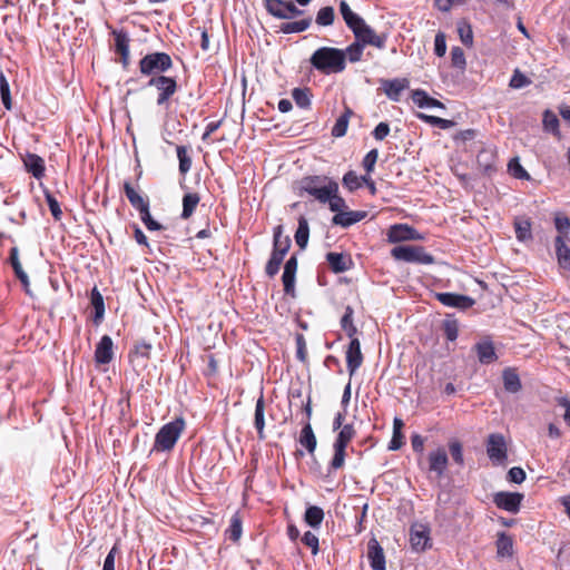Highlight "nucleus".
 I'll return each mask as SVG.
<instances>
[{"label":"nucleus","mask_w":570,"mask_h":570,"mask_svg":"<svg viewBox=\"0 0 570 570\" xmlns=\"http://www.w3.org/2000/svg\"><path fill=\"white\" fill-rule=\"evenodd\" d=\"M412 100L420 108H441L444 109L445 106L440 100L430 97L426 91L422 89H416L412 91Z\"/></svg>","instance_id":"19"},{"label":"nucleus","mask_w":570,"mask_h":570,"mask_svg":"<svg viewBox=\"0 0 570 570\" xmlns=\"http://www.w3.org/2000/svg\"><path fill=\"white\" fill-rule=\"evenodd\" d=\"M139 213H140V218H141L142 223L146 225V227L149 230H160L164 228L163 225H160L158 222H156L151 217L150 212H149V206Z\"/></svg>","instance_id":"61"},{"label":"nucleus","mask_w":570,"mask_h":570,"mask_svg":"<svg viewBox=\"0 0 570 570\" xmlns=\"http://www.w3.org/2000/svg\"><path fill=\"white\" fill-rule=\"evenodd\" d=\"M45 196H46V200H47V204L49 206L52 217L57 222L60 220L62 217V210L60 208V204L58 203V200L55 198V196L50 191L46 190Z\"/></svg>","instance_id":"57"},{"label":"nucleus","mask_w":570,"mask_h":570,"mask_svg":"<svg viewBox=\"0 0 570 570\" xmlns=\"http://www.w3.org/2000/svg\"><path fill=\"white\" fill-rule=\"evenodd\" d=\"M508 169L514 178L530 179L528 171L522 167L518 158H513L510 160Z\"/></svg>","instance_id":"55"},{"label":"nucleus","mask_w":570,"mask_h":570,"mask_svg":"<svg viewBox=\"0 0 570 570\" xmlns=\"http://www.w3.org/2000/svg\"><path fill=\"white\" fill-rule=\"evenodd\" d=\"M286 1L285 0H265V9L266 11L275 18L283 19L286 17L285 11Z\"/></svg>","instance_id":"44"},{"label":"nucleus","mask_w":570,"mask_h":570,"mask_svg":"<svg viewBox=\"0 0 570 570\" xmlns=\"http://www.w3.org/2000/svg\"><path fill=\"white\" fill-rule=\"evenodd\" d=\"M324 519V511L322 508L317 505L307 507L304 521L313 529H318Z\"/></svg>","instance_id":"30"},{"label":"nucleus","mask_w":570,"mask_h":570,"mask_svg":"<svg viewBox=\"0 0 570 570\" xmlns=\"http://www.w3.org/2000/svg\"><path fill=\"white\" fill-rule=\"evenodd\" d=\"M326 180V176H306L299 180L298 185L302 191L312 195V190L322 187Z\"/></svg>","instance_id":"33"},{"label":"nucleus","mask_w":570,"mask_h":570,"mask_svg":"<svg viewBox=\"0 0 570 570\" xmlns=\"http://www.w3.org/2000/svg\"><path fill=\"white\" fill-rule=\"evenodd\" d=\"M543 127L547 131H551L554 135H560L559 132V119L554 112L551 110H546L543 114Z\"/></svg>","instance_id":"50"},{"label":"nucleus","mask_w":570,"mask_h":570,"mask_svg":"<svg viewBox=\"0 0 570 570\" xmlns=\"http://www.w3.org/2000/svg\"><path fill=\"white\" fill-rule=\"evenodd\" d=\"M185 429V421L177 417L160 428L155 436V451H170Z\"/></svg>","instance_id":"3"},{"label":"nucleus","mask_w":570,"mask_h":570,"mask_svg":"<svg viewBox=\"0 0 570 570\" xmlns=\"http://www.w3.org/2000/svg\"><path fill=\"white\" fill-rule=\"evenodd\" d=\"M435 297L443 305L449 307H455L462 311H465L475 304V301L472 297L462 294L436 293Z\"/></svg>","instance_id":"9"},{"label":"nucleus","mask_w":570,"mask_h":570,"mask_svg":"<svg viewBox=\"0 0 570 570\" xmlns=\"http://www.w3.org/2000/svg\"><path fill=\"white\" fill-rule=\"evenodd\" d=\"M124 191L126 197L128 198L130 205L135 207L138 212L144 210L149 206L148 199H145L132 186L129 181L124 183Z\"/></svg>","instance_id":"23"},{"label":"nucleus","mask_w":570,"mask_h":570,"mask_svg":"<svg viewBox=\"0 0 570 570\" xmlns=\"http://www.w3.org/2000/svg\"><path fill=\"white\" fill-rule=\"evenodd\" d=\"M478 360L481 364H491L498 360L492 341L484 340L474 345Z\"/></svg>","instance_id":"16"},{"label":"nucleus","mask_w":570,"mask_h":570,"mask_svg":"<svg viewBox=\"0 0 570 570\" xmlns=\"http://www.w3.org/2000/svg\"><path fill=\"white\" fill-rule=\"evenodd\" d=\"M340 13L345 21L346 26L353 30L357 24H360L364 19L355 13L348 3L345 0L340 2Z\"/></svg>","instance_id":"28"},{"label":"nucleus","mask_w":570,"mask_h":570,"mask_svg":"<svg viewBox=\"0 0 570 570\" xmlns=\"http://www.w3.org/2000/svg\"><path fill=\"white\" fill-rule=\"evenodd\" d=\"M523 494L518 492H498L493 497L494 504L502 510L517 513L520 510Z\"/></svg>","instance_id":"8"},{"label":"nucleus","mask_w":570,"mask_h":570,"mask_svg":"<svg viewBox=\"0 0 570 570\" xmlns=\"http://www.w3.org/2000/svg\"><path fill=\"white\" fill-rule=\"evenodd\" d=\"M146 87H154L158 91L157 96V105L158 106H166L168 105V101L170 98L177 92L178 90V83L176 78L168 77V76H156L154 78H150Z\"/></svg>","instance_id":"5"},{"label":"nucleus","mask_w":570,"mask_h":570,"mask_svg":"<svg viewBox=\"0 0 570 570\" xmlns=\"http://www.w3.org/2000/svg\"><path fill=\"white\" fill-rule=\"evenodd\" d=\"M291 248V238L289 236H283V226L277 225L274 228L273 234V250H276L278 253H283L284 255L287 254V252Z\"/></svg>","instance_id":"26"},{"label":"nucleus","mask_w":570,"mask_h":570,"mask_svg":"<svg viewBox=\"0 0 570 570\" xmlns=\"http://www.w3.org/2000/svg\"><path fill=\"white\" fill-rule=\"evenodd\" d=\"M410 542L414 550H425L430 542L429 529L423 524H414L411 528Z\"/></svg>","instance_id":"14"},{"label":"nucleus","mask_w":570,"mask_h":570,"mask_svg":"<svg viewBox=\"0 0 570 570\" xmlns=\"http://www.w3.org/2000/svg\"><path fill=\"white\" fill-rule=\"evenodd\" d=\"M335 20V11L331 6L323 7L316 14L315 22L321 27L332 26Z\"/></svg>","instance_id":"43"},{"label":"nucleus","mask_w":570,"mask_h":570,"mask_svg":"<svg viewBox=\"0 0 570 570\" xmlns=\"http://www.w3.org/2000/svg\"><path fill=\"white\" fill-rule=\"evenodd\" d=\"M353 111L351 108L346 107L345 111L336 119L335 125L332 128V136L334 137H343L346 134L350 117Z\"/></svg>","instance_id":"35"},{"label":"nucleus","mask_w":570,"mask_h":570,"mask_svg":"<svg viewBox=\"0 0 570 570\" xmlns=\"http://www.w3.org/2000/svg\"><path fill=\"white\" fill-rule=\"evenodd\" d=\"M391 255L397 259L407 263H417L430 265L434 263V257L426 253L422 246L400 245L391 250Z\"/></svg>","instance_id":"4"},{"label":"nucleus","mask_w":570,"mask_h":570,"mask_svg":"<svg viewBox=\"0 0 570 570\" xmlns=\"http://www.w3.org/2000/svg\"><path fill=\"white\" fill-rule=\"evenodd\" d=\"M309 62L324 75L338 73L345 69V51L333 47H321L313 52Z\"/></svg>","instance_id":"1"},{"label":"nucleus","mask_w":570,"mask_h":570,"mask_svg":"<svg viewBox=\"0 0 570 570\" xmlns=\"http://www.w3.org/2000/svg\"><path fill=\"white\" fill-rule=\"evenodd\" d=\"M365 217L366 212L344 210L343 213L335 214L332 218V223L342 227H350L351 225L361 222Z\"/></svg>","instance_id":"17"},{"label":"nucleus","mask_w":570,"mask_h":570,"mask_svg":"<svg viewBox=\"0 0 570 570\" xmlns=\"http://www.w3.org/2000/svg\"><path fill=\"white\" fill-rule=\"evenodd\" d=\"M0 96L4 108L7 110H10L12 108L10 86L6 76L2 72L0 73Z\"/></svg>","instance_id":"49"},{"label":"nucleus","mask_w":570,"mask_h":570,"mask_svg":"<svg viewBox=\"0 0 570 570\" xmlns=\"http://www.w3.org/2000/svg\"><path fill=\"white\" fill-rule=\"evenodd\" d=\"M292 97L299 108H308L311 106V92L307 88H295L292 91Z\"/></svg>","instance_id":"46"},{"label":"nucleus","mask_w":570,"mask_h":570,"mask_svg":"<svg viewBox=\"0 0 570 570\" xmlns=\"http://www.w3.org/2000/svg\"><path fill=\"white\" fill-rule=\"evenodd\" d=\"M354 311L351 306H346L345 313L341 318V326L345 331L348 337L355 338L354 335L357 332L356 326L353 323Z\"/></svg>","instance_id":"41"},{"label":"nucleus","mask_w":570,"mask_h":570,"mask_svg":"<svg viewBox=\"0 0 570 570\" xmlns=\"http://www.w3.org/2000/svg\"><path fill=\"white\" fill-rule=\"evenodd\" d=\"M363 363V354L361 352V343L358 338H352L346 351V366L350 376L354 375Z\"/></svg>","instance_id":"12"},{"label":"nucleus","mask_w":570,"mask_h":570,"mask_svg":"<svg viewBox=\"0 0 570 570\" xmlns=\"http://www.w3.org/2000/svg\"><path fill=\"white\" fill-rule=\"evenodd\" d=\"M443 332L445 337L453 342L458 338L459 335V324L456 320L453 318H445L442 324Z\"/></svg>","instance_id":"53"},{"label":"nucleus","mask_w":570,"mask_h":570,"mask_svg":"<svg viewBox=\"0 0 570 570\" xmlns=\"http://www.w3.org/2000/svg\"><path fill=\"white\" fill-rule=\"evenodd\" d=\"M487 454L489 459L498 464L503 463L508 458L505 439L500 433H492L487 440Z\"/></svg>","instance_id":"7"},{"label":"nucleus","mask_w":570,"mask_h":570,"mask_svg":"<svg viewBox=\"0 0 570 570\" xmlns=\"http://www.w3.org/2000/svg\"><path fill=\"white\" fill-rule=\"evenodd\" d=\"M302 542L308 547L312 551V554L316 556L318 553V538L311 531H306L302 538Z\"/></svg>","instance_id":"63"},{"label":"nucleus","mask_w":570,"mask_h":570,"mask_svg":"<svg viewBox=\"0 0 570 570\" xmlns=\"http://www.w3.org/2000/svg\"><path fill=\"white\" fill-rule=\"evenodd\" d=\"M334 193H338V184L327 178L324 185L317 189L312 190V195L315 199H317L322 204H326L327 200L334 195Z\"/></svg>","instance_id":"20"},{"label":"nucleus","mask_w":570,"mask_h":570,"mask_svg":"<svg viewBox=\"0 0 570 570\" xmlns=\"http://www.w3.org/2000/svg\"><path fill=\"white\" fill-rule=\"evenodd\" d=\"M330 209L336 214L343 213L347 207L343 197L338 193H334L330 200H327Z\"/></svg>","instance_id":"64"},{"label":"nucleus","mask_w":570,"mask_h":570,"mask_svg":"<svg viewBox=\"0 0 570 570\" xmlns=\"http://www.w3.org/2000/svg\"><path fill=\"white\" fill-rule=\"evenodd\" d=\"M254 425L257 431L259 440H265V400L263 393L256 401L255 413H254Z\"/></svg>","instance_id":"18"},{"label":"nucleus","mask_w":570,"mask_h":570,"mask_svg":"<svg viewBox=\"0 0 570 570\" xmlns=\"http://www.w3.org/2000/svg\"><path fill=\"white\" fill-rule=\"evenodd\" d=\"M429 462V472L435 473L438 479H441L444 475V471L449 463V458L444 448H438L434 451H431L428 455Z\"/></svg>","instance_id":"10"},{"label":"nucleus","mask_w":570,"mask_h":570,"mask_svg":"<svg viewBox=\"0 0 570 570\" xmlns=\"http://www.w3.org/2000/svg\"><path fill=\"white\" fill-rule=\"evenodd\" d=\"M502 380L504 390L509 393H518L522 387L519 374L517 373L515 368H504L502 372Z\"/></svg>","instance_id":"22"},{"label":"nucleus","mask_w":570,"mask_h":570,"mask_svg":"<svg viewBox=\"0 0 570 570\" xmlns=\"http://www.w3.org/2000/svg\"><path fill=\"white\" fill-rule=\"evenodd\" d=\"M200 198L198 194L196 193H188L185 194L183 197V212H181V218L188 219L193 213L195 212Z\"/></svg>","instance_id":"34"},{"label":"nucleus","mask_w":570,"mask_h":570,"mask_svg":"<svg viewBox=\"0 0 570 570\" xmlns=\"http://www.w3.org/2000/svg\"><path fill=\"white\" fill-rule=\"evenodd\" d=\"M531 80L525 75H523L519 69H515L510 79L509 86L513 89H521L523 87L529 86Z\"/></svg>","instance_id":"58"},{"label":"nucleus","mask_w":570,"mask_h":570,"mask_svg":"<svg viewBox=\"0 0 570 570\" xmlns=\"http://www.w3.org/2000/svg\"><path fill=\"white\" fill-rule=\"evenodd\" d=\"M295 242L301 249H305L309 238L308 222L304 216L298 218V226L295 233Z\"/></svg>","instance_id":"31"},{"label":"nucleus","mask_w":570,"mask_h":570,"mask_svg":"<svg viewBox=\"0 0 570 570\" xmlns=\"http://www.w3.org/2000/svg\"><path fill=\"white\" fill-rule=\"evenodd\" d=\"M91 305L95 308L94 322L98 324L105 314V303L102 295L96 287L91 291Z\"/></svg>","instance_id":"39"},{"label":"nucleus","mask_w":570,"mask_h":570,"mask_svg":"<svg viewBox=\"0 0 570 570\" xmlns=\"http://www.w3.org/2000/svg\"><path fill=\"white\" fill-rule=\"evenodd\" d=\"M333 448H334V455L328 465V473L343 468L344 462H345V456H346V452H345L346 446L334 444Z\"/></svg>","instance_id":"40"},{"label":"nucleus","mask_w":570,"mask_h":570,"mask_svg":"<svg viewBox=\"0 0 570 570\" xmlns=\"http://www.w3.org/2000/svg\"><path fill=\"white\" fill-rule=\"evenodd\" d=\"M177 157L179 160V173L181 175H186L191 167V158L187 154L186 146H177L176 147Z\"/></svg>","instance_id":"47"},{"label":"nucleus","mask_w":570,"mask_h":570,"mask_svg":"<svg viewBox=\"0 0 570 570\" xmlns=\"http://www.w3.org/2000/svg\"><path fill=\"white\" fill-rule=\"evenodd\" d=\"M419 118L424 120L425 122H428V124H430L432 126H436V127H439L441 129H449V128L454 126V121L453 120L440 118V117H436V116H430V115H425V114H420Z\"/></svg>","instance_id":"51"},{"label":"nucleus","mask_w":570,"mask_h":570,"mask_svg":"<svg viewBox=\"0 0 570 570\" xmlns=\"http://www.w3.org/2000/svg\"><path fill=\"white\" fill-rule=\"evenodd\" d=\"M299 443L308 451V453H314L317 441L316 436L313 432L312 425L307 423L301 431Z\"/></svg>","instance_id":"32"},{"label":"nucleus","mask_w":570,"mask_h":570,"mask_svg":"<svg viewBox=\"0 0 570 570\" xmlns=\"http://www.w3.org/2000/svg\"><path fill=\"white\" fill-rule=\"evenodd\" d=\"M449 450H450L453 461L455 463H458L459 465H463L464 459H463L462 444L459 441H452L449 443Z\"/></svg>","instance_id":"62"},{"label":"nucleus","mask_w":570,"mask_h":570,"mask_svg":"<svg viewBox=\"0 0 570 570\" xmlns=\"http://www.w3.org/2000/svg\"><path fill=\"white\" fill-rule=\"evenodd\" d=\"M497 551L499 557H511L513 554L512 538L504 532H501L497 540Z\"/></svg>","instance_id":"36"},{"label":"nucleus","mask_w":570,"mask_h":570,"mask_svg":"<svg viewBox=\"0 0 570 570\" xmlns=\"http://www.w3.org/2000/svg\"><path fill=\"white\" fill-rule=\"evenodd\" d=\"M173 65L171 57L160 51L145 55L138 63L140 73L145 77H149V79L156 76H164L173 68Z\"/></svg>","instance_id":"2"},{"label":"nucleus","mask_w":570,"mask_h":570,"mask_svg":"<svg viewBox=\"0 0 570 570\" xmlns=\"http://www.w3.org/2000/svg\"><path fill=\"white\" fill-rule=\"evenodd\" d=\"M458 32L462 43L466 47H472L473 45V31L470 24L462 22L458 26Z\"/></svg>","instance_id":"56"},{"label":"nucleus","mask_w":570,"mask_h":570,"mask_svg":"<svg viewBox=\"0 0 570 570\" xmlns=\"http://www.w3.org/2000/svg\"><path fill=\"white\" fill-rule=\"evenodd\" d=\"M242 520L238 514H234L230 519L229 527L226 530V535L229 540L237 542L242 537Z\"/></svg>","instance_id":"45"},{"label":"nucleus","mask_w":570,"mask_h":570,"mask_svg":"<svg viewBox=\"0 0 570 570\" xmlns=\"http://www.w3.org/2000/svg\"><path fill=\"white\" fill-rule=\"evenodd\" d=\"M24 166L29 173L37 179L45 175V161L36 154H28L23 160Z\"/></svg>","instance_id":"25"},{"label":"nucleus","mask_w":570,"mask_h":570,"mask_svg":"<svg viewBox=\"0 0 570 570\" xmlns=\"http://www.w3.org/2000/svg\"><path fill=\"white\" fill-rule=\"evenodd\" d=\"M554 226L558 230L556 238H561L563 243L570 240V219L567 216L557 215L554 217Z\"/></svg>","instance_id":"38"},{"label":"nucleus","mask_w":570,"mask_h":570,"mask_svg":"<svg viewBox=\"0 0 570 570\" xmlns=\"http://www.w3.org/2000/svg\"><path fill=\"white\" fill-rule=\"evenodd\" d=\"M554 246L559 266L570 273V248L561 238L554 239Z\"/></svg>","instance_id":"27"},{"label":"nucleus","mask_w":570,"mask_h":570,"mask_svg":"<svg viewBox=\"0 0 570 570\" xmlns=\"http://www.w3.org/2000/svg\"><path fill=\"white\" fill-rule=\"evenodd\" d=\"M515 236L520 242H525L532 238L531 222L527 218H517L514 220Z\"/></svg>","instance_id":"37"},{"label":"nucleus","mask_w":570,"mask_h":570,"mask_svg":"<svg viewBox=\"0 0 570 570\" xmlns=\"http://www.w3.org/2000/svg\"><path fill=\"white\" fill-rule=\"evenodd\" d=\"M284 257L285 255L283 253H278L276 250L272 252L271 258L268 259L265 266V273L269 277H274L278 273L281 265L284 261Z\"/></svg>","instance_id":"42"},{"label":"nucleus","mask_w":570,"mask_h":570,"mask_svg":"<svg viewBox=\"0 0 570 570\" xmlns=\"http://www.w3.org/2000/svg\"><path fill=\"white\" fill-rule=\"evenodd\" d=\"M326 261L334 273L346 272L351 266V261L342 253L330 252Z\"/></svg>","instance_id":"24"},{"label":"nucleus","mask_w":570,"mask_h":570,"mask_svg":"<svg viewBox=\"0 0 570 570\" xmlns=\"http://www.w3.org/2000/svg\"><path fill=\"white\" fill-rule=\"evenodd\" d=\"M343 185L350 190L353 191L361 187V177L356 175L355 171L350 170L343 177Z\"/></svg>","instance_id":"60"},{"label":"nucleus","mask_w":570,"mask_h":570,"mask_svg":"<svg viewBox=\"0 0 570 570\" xmlns=\"http://www.w3.org/2000/svg\"><path fill=\"white\" fill-rule=\"evenodd\" d=\"M355 429L352 424H345L340 430L334 444L347 446L352 439L355 436Z\"/></svg>","instance_id":"48"},{"label":"nucleus","mask_w":570,"mask_h":570,"mask_svg":"<svg viewBox=\"0 0 570 570\" xmlns=\"http://www.w3.org/2000/svg\"><path fill=\"white\" fill-rule=\"evenodd\" d=\"M112 340L108 335H104L96 346L95 361L98 364H108L114 357Z\"/></svg>","instance_id":"15"},{"label":"nucleus","mask_w":570,"mask_h":570,"mask_svg":"<svg viewBox=\"0 0 570 570\" xmlns=\"http://www.w3.org/2000/svg\"><path fill=\"white\" fill-rule=\"evenodd\" d=\"M364 47L365 46L363 43L355 40L346 48V50H344L345 58L347 57L351 62L360 61L362 59Z\"/></svg>","instance_id":"52"},{"label":"nucleus","mask_w":570,"mask_h":570,"mask_svg":"<svg viewBox=\"0 0 570 570\" xmlns=\"http://www.w3.org/2000/svg\"><path fill=\"white\" fill-rule=\"evenodd\" d=\"M406 79H393L384 81L383 89L385 95L393 101H399L401 92L407 87Z\"/></svg>","instance_id":"21"},{"label":"nucleus","mask_w":570,"mask_h":570,"mask_svg":"<svg viewBox=\"0 0 570 570\" xmlns=\"http://www.w3.org/2000/svg\"><path fill=\"white\" fill-rule=\"evenodd\" d=\"M355 40L364 46H373L383 49L386 42V35H377L366 22L363 20L352 30Z\"/></svg>","instance_id":"6"},{"label":"nucleus","mask_w":570,"mask_h":570,"mask_svg":"<svg viewBox=\"0 0 570 570\" xmlns=\"http://www.w3.org/2000/svg\"><path fill=\"white\" fill-rule=\"evenodd\" d=\"M115 36V51L119 55L129 51V37L126 32L114 31Z\"/></svg>","instance_id":"54"},{"label":"nucleus","mask_w":570,"mask_h":570,"mask_svg":"<svg viewBox=\"0 0 570 570\" xmlns=\"http://www.w3.org/2000/svg\"><path fill=\"white\" fill-rule=\"evenodd\" d=\"M417 232L406 224H395L389 228L387 240L390 243H400L404 240L419 239Z\"/></svg>","instance_id":"11"},{"label":"nucleus","mask_w":570,"mask_h":570,"mask_svg":"<svg viewBox=\"0 0 570 570\" xmlns=\"http://www.w3.org/2000/svg\"><path fill=\"white\" fill-rule=\"evenodd\" d=\"M367 558L374 570H386L383 548L375 538H372L367 543Z\"/></svg>","instance_id":"13"},{"label":"nucleus","mask_w":570,"mask_h":570,"mask_svg":"<svg viewBox=\"0 0 570 570\" xmlns=\"http://www.w3.org/2000/svg\"><path fill=\"white\" fill-rule=\"evenodd\" d=\"M311 23L312 17H307L297 21L283 22L279 26V32L285 35L303 32L311 27Z\"/></svg>","instance_id":"29"},{"label":"nucleus","mask_w":570,"mask_h":570,"mask_svg":"<svg viewBox=\"0 0 570 570\" xmlns=\"http://www.w3.org/2000/svg\"><path fill=\"white\" fill-rule=\"evenodd\" d=\"M451 62L452 66L459 68L460 70H464L466 66L464 51L460 47H453L451 50Z\"/></svg>","instance_id":"59"}]
</instances>
